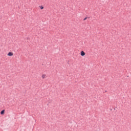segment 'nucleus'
<instances>
[{
  "label": "nucleus",
  "mask_w": 131,
  "mask_h": 131,
  "mask_svg": "<svg viewBox=\"0 0 131 131\" xmlns=\"http://www.w3.org/2000/svg\"><path fill=\"white\" fill-rule=\"evenodd\" d=\"M13 55H14V53L13 52H9L7 54V56H9V57H12Z\"/></svg>",
  "instance_id": "nucleus-1"
},
{
  "label": "nucleus",
  "mask_w": 131,
  "mask_h": 131,
  "mask_svg": "<svg viewBox=\"0 0 131 131\" xmlns=\"http://www.w3.org/2000/svg\"><path fill=\"white\" fill-rule=\"evenodd\" d=\"M80 55H81V56L83 57V56H85V53H84V52H83V51H81Z\"/></svg>",
  "instance_id": "nucleus-2"
},
{
  "label": "nucleus",
  "mask_w": 131,
  "mask_h": 131,
  "mask_svg": "<svg viewBox=\"0 0 131 131\" xmlns=\"http://www.w3.org/2000/svg\"><path fill=\"white\" fill-rule=\"evenodd\" d=\"M46 77H47V75L45 74L41 75V78H42V79H45V78H46Z\"/></svg>",
  "instance_id": "nucleus-3"
},
{
  "label": "nucleus",
  "mask_w": 131,
  "mask_h": 131,
  "mask_svg": "<svg viewBox=\"0 0 131 131\" xmlns=\"http://www.w3.org/2000/svg\"><path fill=\"white\" fill-rule=\"evenodd\" d=\"M1 115H4V114H5V110H3L1 112Z\"/></svg>",
  "instance_id": "nucleus-4"
},
{
  "label": "nucleus",
  "mask_w": 131,
  "mask_h": 131,
  "mask_svg": "<svg viewBox=\"0 0 131 131\" xmlns=\"http://www.w3.org/2000/svg\"><path fill=\"white\" fill-rule=\"evenodd\" d=\"M40 9H41V10H42L43 9V6H41L40 7Z\"/></svg>",
  "instance_id": "nucleus-5"
},
{
  "label": "nucleus",
  "mask_w": 131,
  "mask_h": 131,
  "mask_svg": "<svg viewBox=\"0 0 131 131\" xmlns=\"http://www.w3.org/2000/svg\"><path fill=\"white\" fill-rule=\"evenodd\" d=\"M84 20H86V17H85V18L84 19Z\"/></svg>",
  "instance_id": "nucleus-6"
}]
</instances>
